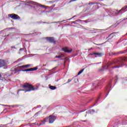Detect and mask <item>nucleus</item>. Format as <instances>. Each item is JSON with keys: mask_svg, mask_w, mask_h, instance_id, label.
Instances as JSON below:
<instances>
[{"mask_svg": "<svg viewBox=\"0 0 127 127\" xmlns=\"http://www.w3.org/2000/svg\"><path fill=\"white\" fill-rule=\"evenodd\" d=\"M43 66H46V65L45 64V65H43Z\"/></svg>", "mask_w": 127, "mask_h": 127, "instance_id": "obj_20", "label": "nucleus"}, {"mask_svg": "<svg viewBox=\"0 0 127 127\" xmlns=\"http://www.w3.org/2000/svg\"><path fill=\"white\" fill-rule=\"evenodd\" d=\"M91 112H94V110H91Z\"/></svg>", "mask_w": 127, "mask_h": 127, "instance_id": "obj_19", "label": "nucleus"}, {"mask_svg": "<svg viewBox=\"0 0 127 127\" xmlns=\"http://www.w3.org/2000/svg\"><path fill=\"white\" fill-rule=\"evenodd\" d=\"M47 120H48V118H45V120L43 121L42 125H44V124H45V123H46Z\"/></svg>", "mask_w": 127, "mask_h": 127, "instance_id": "obj_15", "label": "nucleus"}, {"mask_svg": "<svg viewBox=\"0 0 127 127\" xmlns=\"http://www.w3.org/2000/svg\"><path fill=\"white\" fill-rule=\"evenodd\" d=\"M68 82H67V83H69V82H71V81H72V80H71V79H68Z\"/></svg>", "mask_w": 127, "mask_h": 127, "instance_id": "obj_16", "label": "nucleus"}, {"mask_svg": "<svg viewBox=\"0 0 127 127\" xmlns=\"http://www.w3.org/2000/svg\"><path fill=\"white\" fill-rule=\"evenodd\" d=\"M9 16H10V17L13 19H19V16H18V15L17 14H11L9 15Z\"/></svg>", "mask_w": 127, "mask_h": 127, "instance_id": "obj_3", "label": "nucleus"}, {"mask_svg": "<svg viewBox=\"0 0 127 127\" xmlns=\"http://www.w3.org/2000/svg\"><path fill=\"white\" fill-rule=\"evenodd\" d=\"M127 6H125L124 7H123L121 10H120L119 11H118V10H116L117 13H120V12H121L123 10H125V9H126V8H127Z\"/></svg>", "mask_w": 127, "mask_h": 127, "instance_id": "obj_11", "label": "nucleus"}, {"mask_svg": "<svg viewBox=\"0 0 127 127\" xmlns=\"http://www.w3.org/2000/svg\"><path fill=\"white\" fill-rule=\"evenodd\" d=\"M63 51H64V52H66L67 53H70V52H72V49L68 48H63L62 49Z\"/></svg>", "mask_w": 127, "mask_h": 127, "instance_id": "obj_5", "label": "nucleus"}, {"mask_svg": "<svg viewBox=\"0 0 127 127\" xmlns=\"http://www.w3.org/2000/svg\"><path fill=\"white\" fill-rule=\"evenodd\" d=\"M35 5H38V6H40L41 7H44L45 8H46V6L44 5H41V4L38 3H35Z\"/></svg>", "mask_w": 127, "mask_h": 127, "instance_id": "obj_10", "label": "nucleus"}, {"mask_svg": "<svg viewBox=\"0 0 127 127\" xmlns=\"http://www.w3.org/2000/svg\"><path fill=\"white\" fill-rule=\"evenodd\" d=\"M56 120V117L55 116H50L49 118V121L50 124H53L54 123V121Z\"/></svg>", "mask_w": 127, "mask_h": 127, "instance_id": "obj_2", "label": "nucleus"}, {"mask_svg": "<svg viewBox=\"0 0 127 127\" xmlns=\"http://www.w3.org/2000/svg\"><path fill=\"white\" fill-rule=\"evenodd\" d=\"M49 88L51 90H55L56 89V87L53 86H50Z\"/></svg>", "mask_w": 127, "mask_h": 127, "instance_id": "obj_14", "label": "nucleus"}, {"mask_svg": "<svg viewBox=\"0 0 127 127\" xmlns=\"http://www.w3.org/2000/svg\"><path fill=\"white\" fill-rule=\"evenodd\" d=\"M8 78V76H6V75H4L3 74H0V80H3V79H6V78Z\"/></svg>", "mask_w": 127, "mask_h": 127, "instance_id": "obj_7", "label": "nucleus"}, {"mask_svg": "<svg viewBox=\"0 0 127 127\" xmlns=\"http://www.w3.org/2000/svg\"><path fill=\"white\" fill-rule=\"evenodd\" d=\"M30 67V64H26L24 65L20 66L18 68H28Z\"/></svg>", "mask_w": 127, "mask_h": 127, "instance_id": "obj_8", "label": "nucleus"}, {"mask_svg": "<svg viewBox=\"0 0 127 127\" xmlns=\"http://www.w3.org/2000/svg\"><path fill=\"white\" fill-rule=\"evenodd\" d=\"M46 39L48 41H49L50 42H53V41H54V38H53L48 37L46 38Z\"/></svg>", "mask_w": 127, "mask_h": 127, "instance_id": "obj_9", "label": "nucleus"}, {"mask_svg": "<svg viewBox=\"0 0 127 127\" xmlns=\"http://www.w3.org/2000/svg\"><path fill=\"white\" fill-rule=\"evenodd\" d=\"M94 55H97L95 57H101L102 56V54L100 53H94Z\"/></svg>", "mask_w": 127, "mask_h": 127, "instance_id": "obj_12", "label": "nucleus"}, {"mask_svg": "<svg viewBox=\"0 0 127 127\" xmlns=\"http://www.w3.org/2000/svg\"><path fill=\"white\" fill-rule=\"evenodd\" d=\"M60 56H58V57H57V58H60Z\"/></svg>", "mask_w": 127, "mask_h": 127, "instance_id": "obj_17", "label": "nucleus"}, {"mask_svg": "<svg viewBox=\"0 0 127 127\" xmlns=\"http://www.w3.org/2000/svg\"><path fill=\"white\" fill-rule=\"evenodd\" d=\"M23 88H27L28 89H29L26 91V92H30V91H33L35 90L33 88V86L32 85L29 84L28 83H25L23 85Z\"/></svg>", "mask_w": 127, "mask_h": 127, "instance_id": "obj_1", "label": "nucleus"}, {"mask_svg": "<svg viewBox=\"0 0 127 127\" xmlns=\"http://www.w3.org/2000/svg\"><path fill=\"white\" fill-rule=\"evenodd\" d=\"M75 0H72V1H75Z\"/></svg>", "mask_w": 127, "mask_h": 127, "instance_id": "obj_18", "label": "nucleus"}, {"mask_svg": "<svg viewBox=\"0 0 127 127\" xmlns=\"http://www.w3.org/2000/svg\"><path fill=\"white\" fill-rule=\"evenodd\" d=\"M84 69H81L79 72H78L77 75H81L84 72Z\"/></svg>", "mask_w": 127, "mask_h": 127, "instance_id": "obj_13", "label": "nucleus"}, {"mask_svg": "<svg viewBox=\"0 0 127 127\" xmlns=\"http://www.w3.org/2000/svg\"><path fill=\"white\" fill-rule=\"evenodd\" d=\"M38 69V67L37 66L34 67V68H29L27 69H24L22 70V72H28L29 71H36V70H37Z\"/></svg>", "mask_w": 127, "mask_h": 127, "instance_id": "obj_4", "label": "nucleus"}, {"mask_svg": "<svg viewBox=\"0 0 127 127\" xmlns=\"http://www.w3.org/2000/svg\"><path fill=\"white\" fill-rule=\"evenodd\" d=\"M6 65H7V63H6L3 60H0V67H3V66H6Z\"/></svg>", "mask_w": 127, "mask_h": 127, "instance_id": "obj_6", "label": "nucleus"}]
</instances>
